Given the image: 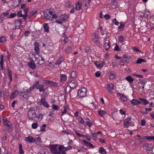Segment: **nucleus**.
Instances as JSON below:
<instances>
[{
	"label": "nucleus",
	"mask_w": 154,
	"mask_h": 154,
	"mask_svg": "<svg viewBox=\"0 0 154 154\" xmlns=\"http://www.w3.org/2000/svg\"><path fill=\"white\" fill-rule=\"evenodd\" d=\"M40 103L42 104L45 107H48L49 106V105L48 104L47 102L45 101V99L44 97L41 99Z\"/></svg>",
	"instance_id": "obj_14"
},
{
	"label": "nucleus",
	"mask_w": 154,
	"mask_h": 154,
	"mask_svg": "<svg viewBox=\"0 0 154 154\" xmlns=\"http://www.w3.org/2000/svg\"><path fill=\"white\" fill-rule=\"evenodd\" d=\"M146 62V60L143 59H141L140 58H139L138 59L136 63L137 64L140 63L142 62Z\"/></svg>",
	"instance_id": "obj_37"
},
{
	"label": "nucleus",
	"mask_w": 154,
	"mask_h": 154,
	"mask_svg": "<svg viewBox=\"0 0 154 154\" xmlns=\"http://www.w3.org/2000/svg\"><path fill=\"white\" fill-rule=\"evenodd\" d=\"M85 123L86 125L89 126V127H91L92 125V122L91 120L86 121Z\"/></svg>",
	"instance_id": "obj_45"
},
{
	"label": "nucleus",
	"mask_w": 154,
	"mask_h": 154,
	"mask_svg": "<svg viewBox=\"0 0 154 154\" xmlns=\"http://www.w3.org/2000/svg\"><path fill=\"white\" fill-rule=\"evenodd\" d=\"M110 16L109 14H105L104 15V18L106 20H107L109 19Z\"/></svg>",
	"instance_id": "obj_62"
},
{
	"label": "nucleus",
	"mask_w": 154,
	"mask_h": 154,
	"mask_svg": "<svg viewBox=\"0 0 154 154\" xmlns=\"http://www.w3.org/2000/svg\"><path fill=\"white\" fill-rule=\"evenodd\" d=\"M64 60V58L62 57H60L57 60L55 64H60Z\"/></svg>",
	"instance_id": "obj_30"
},
{
	"label": "nucleus",
	"mask_w": 154,
	"mask_h": 154,
	"mask_svg": "<svg viewBox=\"0 0 154 154\" xmlns=\"http://www.w3.org/2000/svg\"><path fill=\"white\" fill-rule=\"evenodd\" d=\"M92 38L94 43L99 47L101 46L99 40L98 34L97 33H94L92 35Z\"/></svg>",
	"instance_id": "obj_6"
},
{
	"label": "nucleus",
	"mask_w": 154,
	"mask_h": 154,
	"mask_svg": "<svg viewBox=\"0 0 154 154\" xmlns=\"http://www.w3.org/2000/svg\"><path fill=\"white\" fill-rule=\"evenodd\" d=\"M3 122L5 128L9 131H11L12 130V124L9 120L7 119L6 117L3 118Z\"/></svg>",
	"instance_id": "obj_2"
},
{
	"label": "nucleus",
	"mask_w": 154,
	"mask_h": 154,
	"mask_svg": "<svg viewBox=\"0 0 154 154\" xmlns=\"http://www.w3.org/2000/svg\"><path fill=\"white\" fill-rule=\"evenodd\" d=\"M131 119L128 118L125 119L124 121V127L126 128H128L130 126L131 123Z\"/></svg>",
	"instance_id": "obj_7"
},
{
	"label": "nucleus",
	"mask_w": 154,
	"mask_h": 154,
	"mask_svg": "<svg viewBox=\"0 0 154 154\" xmlns=\"http://www.w3.org/2000/svg\"><path fill=\"white\" fill-rule=\"evenodd\" d=\"M75 134H76V135H77L78 137H82V136H83V137H86V136L82 135L78 133L77 131H75Z\"/></svg>",
	"instance_id": "obj_60"
},
{
	"label": "nucleus",
	"mask_w": 154,
	"mask_h": 154,
	"mask_svg": "<svg viewBox=\"0 0 154 154\" xmlns=\"http://www.w3.org/2000/svg\"><path fill=\"white\" fill-rule=\"evenodd\" d=\"M106 86V89L108 90L110 94H112V92L111 90L113 89L114 87V85L110 83L107 84Z\"/></svg>",
	"instance_id": "obj_10"
},
{
	"label": "nucleus",
	"mask_w": 154,
	"mask_h": 154,
	"mask_svg": "<svg viewBox=\"0 0 154 154\" xmlns=\"http://www.w3.org/2000/svg\"><path fill=\"white\" fill-rule=\"evenodd\" d=\"M19 92L15 90L12 92L10 97L11 99H13L16 97L19 93Z\"/></svg>",
	"instance_id": "obj_16"
},
{
	"label": "nucleus",
	"mask_w": 154,
	"mask_h": 154,
	"mask_svg": "<svg viewBox=\"0 0 154 154\" xmlns=\"http://www.w3.org/2000/svg\"><path fill=\"white\" fill-rule=\"evenodd\" d=\"M28 65V66L32 69H35L36 67V66L35 63L33 62H31L29 63Z\"/></svg>",
	"instance_id": "obj_27"
},
{
	"label": "nucleus",
	"mask_w": 154,
	"mask_h": 154,
	"mask_svg": "<svg viewBox=\"0 0 154 154\" xmlns=\"http://www.w3.org/2000/svg\"><path fill=\"white\" fill-rule=\"evenodd\" d=\"M125 80H127L129 83H132L134 79L132 78L131 76L128 75L125 78Z\"/></svg>",
	"instance_id": "obj_28"
},
{
	"label": "nucleus",
	"mask_w": 154,
	"mask_h": 154,
	"mask_svg": "<svg viewBox=\"0 0 154 154\" xmlns=\"http://www.w3.org/2000/svg\"><path fill=\"white\" fill-rule=\"evenodd\" d=\"M131 103L134 105H138L141 104L140 101L136 99H133L130 101Z\"/></svg>",
	"instance_id": "obj_17"
},
{
	"label": "nucleus",
	"mask_w": 154,
	"mask_h": 154,
	"mask_svg": "<svg viewBox=\"0 0 154 154\" xmlns=\"http://www.w3.org/2000/svg\"><path fill=\"white\" fill-rule=\"evenodd\" d=\"M152 110V109L151 108H149V109H148L147 108H145V110L146 111V112H142L143 114H146L147 113V111L148 110H149V111H150Z\"/></svg>",
	"instance_id": "obj_63"
},
{
	"label": "nucleus",
	"mask_w": 154,
	"mask_h": 154,
	"mask_svg": "<svg viewBox=\"0 0 154 154\" xmlns=\"http://www.w3.org/2000/svg\"><path fill=\"white\" fill-rule=\"evenodd\" d=\"M39 81H38L34 85H33V86L35 88H36L37 89L38 88L39 85H40L39 84Z\"/></svg>",
	"instance_id": "obj_40"
},
{
	"label": "nucleus",
	"mask_w": 154,
	"mask_h": 154,
	"mask_svg": "<svg viewBox=\"0 0 154 154\" xmlns=\"http://www.w3.org/2000/svg\"><path fill=\"white\" fill-rule=\"evenodd\" d=\"M99 152L101 154H106V151L103 147H100L99 149Z\"/></svg>",
	"instance_id": "obj_32"
},
{
	"label": "nucleus",
	"mask_w": 154,
	"mask_h": 154,
	"mask_svg": "<svg viewBox=\"0 0 154 154\" xmlns=\"http://www.w3.org/2000/svg\"><path fill=\"white\" fill-rule=\"evenodd\" d=\"M82 8V4L80 2H78L75 5V10L80 11Z\"/></svg>",
	"instance_id": "obj_24"
},
{
	"label": "nucleus",
	"mask_w": 154,
	"mask_h": 154,
	"mask_svg": "<svg viewBox=\"0 0 154 154\" xmlns=\"http://www.w3.org/2000/svg\"><path fill=\"white\" fill-rule=\"evenodd\" d=\"M3 58L4 56L3 55H2L1 56H0V65L1 66V69L2 70L4 69Z\"/></svg>",
	"instance_id": "obj_20"
},
{
	"label": "nucleus",
	"mask_w": 154,
	"mask_h": 154,
	"mask_svg": "<svg viewBox=\"0 0 154 154\" xmlns=\"http://www.w3.org/2000/svg\"><path fill=\"white\" fill-rule=\"evenodd\" d=\"M52 107L53 109L55 110H57L59 109L58 106L57 105L53 104L52 105Z\"/></svg>",
	"instance_id": "obj_56"
},
{
	"label": "nucleus",
	"mask_w": 154,
	"mask_h": 154,
	"mask_svg": "<svg viewBox=\"0 0 154 154\" xmlns=\"http://www.w3.org/2000/svg\"><path fill=\"white\" fill-rule=\"evenodd\" d=\"M50 84L52 86L54 87H57L58 85V84L57 82H54L52 81H51V82Z\"/></svg>",
	"instance_id": "obj_53"
},
{
	"label": "nucleus",
	"mask_w": 154,
	"mask_h": 154,
	"mask_svg": "<svg viewBox=\"0 0 154 154\" xmlns=\"http://www.w3.org/2000/svg\"><path fill=\"white\" fill-rule=\"evenodd\" d=\"M38 125L37 123L35 122L32 123L31 126L32 128L35 129L37 128Z\"/></svg>",
	"instance_id": "obj_43"
},
{
	"label": "nucleus",
	"mask_w": 154,
	"mask_h": 154,
	"mask_svg": "<svg viewBox=\"0 0 154 154\" xmlns=\"http://www.w3.org/2000/svg\"><path fill=\"white\" fill-rule=\"evenodd\" d=\"M72 147L70 146H69L67 147H65L63 146L60 145L58 148L59 150H63L68 151L72 149Z\"/></svg>",
	"instance_id": "obj_9"
},
{
	"label": "nucleus",
	"mask_w": 154,
	"mask_h": 154,
	"mask_svg": "<svg viewBox=\"0 0 154 154\" xmlns=\"http://www.w3.org/2000/svg\"><path fill=\"white\" fill-rule=\"evenodd\" d=\"M68 19V15L66 14L62 15L60 17V19L63 21L67 20Z\"/></svg>",
	"instance_id": "obj_18"
},
{
	"label": "nucleus",
	"mask_w": 154,
	"mask_h": 154,
	"mask_svg": "<svg viewBox=\"0 0 154 154\" xmlns=\"http://www.w3.org/2000/svg\"><path fill=\"white\" fill-rule=\"evenodd\" d=\"M150 144H148L145 146V149L148 151H150L152 149V148L150 147Z\"/></svg>",
	"instance_id": "obj_48"
},
{
	"label": "nucleus",
	"mask_w": 154,
	"mask_h": 154,
	"mask_svg": "<svg viewBox=\"0 0 154 154\" xmlns=\"http://www.w3.org/2000/svg\"><path fill=\"white\" fill-rule=\"evenodd\" d=\"M41 139L39 137H37L36 138L34 139V142H39V143L41 141Z\"/></svg>",
	"instance_id": "obj_55"
},
{
	"label": "nucleus",
	"mask_w": 154,
	"mask_h": 154,
	"mask_svg": "<svg viewBox=\"0 0 154 154\" xmlns=\"http://www.w3.org/2000/svg\"><path fill=\"white\" fill-rule=\"evenodd\" d=\"M112 22L116 26H118L119 25V23L116 18L113 19L112 20Z\"/></svg>",
	"instance_id": "obj_47"
},
{
	"label": "nucleus",
	"mask_w": 154,
	"mask_h": 154,
	"mask_svg": "<svg viewBox=\"0 0 154 154\" xmlns=\"http://www.w3.org/2000/svg\"><path fill=\"white\" fill-rule=\"evenodd\" d=\"M51 152L54 154H61V152L59 151V149H57V147L55 145L53 146L51 148Z\"/></svg>",
	"instance_id": "obj_8"
},
{
	"label": "nucleus",
	"mask_w": 154,
	"mask_h": 154,
	"mask_svg": "<svg viewBox=\"0 0 154 154\" xmlns=\"http://www.w3.org/2000/svg\"><path fill=\"white\" fill-rule=\"evenodd\" d=\"M77 76L76 72L75 71H73L71 72V78H74Z\"/></svg>",
	"instance_id": "obj_44"
},
{
	"label": "nucleus",
	"mask_w": 154,
	"mask_h": 154,
	"mask_svg": "<svg viewBox=\"0 0 154 154\" xmlns=\"http://www.w3.org/2000/svg\"><path fill=\"white\" fill-rule=\"evenodd\" d=\"M110 46V44L109 41H105L104 45V48L106 50H108Z\"/></svg>",
	"instance_id": "obj_19"
},
{
	"label": "nucleus",
	"mask_w": 154,
	"mask_h": 154,
	"mask_svg": "<svg viewBox=\"0 0 154 154\" xmlns=\"http://www.w3.org/2000/svg\"><path fill=\"white\" fill-rule=\"evenodd\" d=\"M72 48L70 47H67L65 50V52L66 53H68L71 51H72Z\"/></svg>",
	"instance_id": "obj_39"
},
{
	"label": "nucleus",
	"mask_w": 154,
	"mask_h": 154,
	"mask_svg": "<svg viewBox=\"0 0 154 154\" xmlns=\"http://www.w3.org/2000/svg\"><path fill=\"white\" fill-rule=\"evenodd\" d=\"M57 16L56 14H52L51 16V20H52L53 19H56L57 17Z\"/></svg>",
	"instance_id": "obj_64"
},
{
	"label": "nucleus",
	"mask_w": 154,
	"mask_h": 154,
	"mask_svg": "<svg viewBox=\"0 0 154 154\" xmlns=\"http://www.w3.org/2000/svg\"><path fill=\"white\" fill-rule=\"evenodd\" d=\"M68 109V107L67 106L64 105L63 109L62 110V115L67 112V110Z\"/></svg>",
	"instance_id": "obj_29"
},
{
	"label": "nucleus",
	"mask_w": 154,
	"mask_h": 154,
	"mask_svg": "<svg viewBox=\"0 0 154 154\" xmlns=\"http://www.w3.org/2000/svg\"><path fill=\"white\" fill-rule=\"evenodd\" d=\"M22 23V21L21 20H16L15 21V24L16 25H17V26H16L17 29L19 28L20 26Z\"/></svg>",
	"instance_id": "obj_26"
},
{
	"label": "nucleus",
	"mask_w": 154,
	"mask_h": 154,
	"mask_svg": "<svg viewBox=\"0 0 154 154\" xmlns=\"http://www.w3.org/2000/svg\"><path fill=\"white\" fill-rule=\"evenodd\" d=\"M119 96H120L121 100L124 101H126L127 100V97L123 94H120Z\"/></svg>",
	"instance_id": "obj_34"
},
{
	"label": "nucleus",
	"mask_w": 154,
	"mask_h": 154,
	"mask_svg": "<svg viewBox=\"0 0 154 154\" xmlns=\"http://www.w3.org/2000/svg\"><path fill=\"white\" fill-rule=\"evenodd\" d=\"M37 12V11L36 10H32L29 14L28 15V17L30 18L36 14Z\"/></svg>",
	"instance_id": "obj_31"
},
{
	"label": "nucleus",
	"mask_w": 154,
	"mask_h": 154,
	"mask_svg": "<svg viewBox=\"0 0 154 154\" xmlns=\"http://www.w3.org/2000/svg\"><path fill=\"white\" fill-rule=\"evenodd\" d=\"M35 46L34 50L35 53L38 54L39 51V44L38 42H36L34 43Z\"/></svg>",
	"instance_id": "obj_11"
},
{
	"label": "nucleus",
	"mask_w": 154,
	"mask_h": 154,
	"mask_svg": "<svg viewBox=\"0 0 154 154\" xmlns=\"http://www.w3.org/2000/svg\"><path fill=\"white\" fill-rule=\"evenodd\" d=\"M17 14L18 17H23V18L24 19V17H25L24 14L23 15L22 14V12L21 11H18Z\"/></svg>",
	"instance_id": "obj_50"
},
{
	"label": "nucleus",
	"mask_w": 154,
	"mask_h": 154,
	"mask_svg": "<svg viewBox=\"0 0 154 154\" xmlns=\"http://www.w3.org/2000/svg\"><path fill=\"white\" fill-rule=\"evenodd\" d=\"M6 41V38L4 36L0 37V42L1 43H4Z\"/></svg>",
	"instance_id": "obj_49"
},
{
	"label": "nucleus",
	"mask_w": 154,
	"mask_h": 154,
	"mask_svg": "<svg viewBox=\"0 0 154 154\" xmlns=\"http://www.w3.org/2000/svg\"><path fill=\"white\" fill-rule=\"evenodd\" d=\"M85 24L83 23H80L79 25V32L80 33H82L83 31L85 29Z\"/></svg>",
	"instance_id": "obj_12"
},
{
	"label": "nucleus",
	"mask_w": 154,
	"mask_h": 154,
	"mask_svg": "<svg viewBox=\"0 0 154 154\" xmlns=\"http://www.w3.org/2000/svg\"><path fill=\"white\" fill-rule=\"evenodd\" d=\"M23 11L25 13V17H24V19L25 20H26V18L28 16V15L27 14L28 12L29 11V8H25L23 9Z\"/></svg>",
	"instance_id": "obj_35"
},
{
	"label": "nucleus",
	"mask_w": 154,
	"mask_h": 154,
	"mask_svg": "<svg viewBox=\"0 0 154 154\" xmlns=\"http://www.w3.org/2000/svg\"><path fill=\"white\" fill-rule=\"evenodd\" d=\"M17 15V14L15 13H11L10 14L9 16L7 17L8 18H14L16 17Z\"/></svg>",
	"instance_id": "obj_42"
},
{
	"label": "nucleus",
	"mask_w": 154,
	"mask_h": 154,
	"mask_svg": "<svg viewBox=\"0 0 154 154\" xmlns=\"http://www.w3.org/2000/svg\"><path fill=\"white\" fill-rule=\"evenodd\" d=\"M105 64V61H103L101 63L98 64V65L97 67L98 68H101L102 67L104 64Z\"/></svg>",
	"instance_id": "obj_52"
},
{
	"label": "nucleus",
	"mask_w": 154,
	"mask_h": 154,
	"mask_svg": "<svg viewBox=\"0 0 154 154\" xmlns=\"http://www.w3.org/2000/svg\"><path fill=\"white\" fill-rule=\"evenodd\" d=\"M119 39L118 41L120 43H122L124 42V37L122 36H118Z\"/></svg>",
	"instance_id": "obj_46"
},
{
	"label": "nucleus",
	"mask_w": 154,
	"mask_h": 154,
	"mask_svg": "<svg viewBox=\"0 0 154 154\" xmlns=\"http://www.w3.org/2000/svg\"><path fill=\"white\" fill-rule=\"evenodd\" d=\"M26 141L30 143L34 142V138L32 136H29L26 138Z\"/></svg>",
	"instance_id": "obj_23"
},
{
	"label": "nucleus",
	"mask_w": 154,
	"mask_h": 154,
	"mask_svg": "<svg viewBox=\"0 0 154 154\" xmlns=\"http://www.w3.org/2000/svg\"><path fill=\"white\" fill-rule=\"evenodd\" d=\"M84 50L86 52H88L90 50V48L89 46H86L85 47Z\"/></svg>",
	"instance_id": "obj_61"
},
{
	"label": "nucleus",
	"mask_w": 154,
	"mask_h": 154,
	"mask_svg": "<svg viewBox=\"0 0 154 154\" xmlns=\"http://www.w3.org/2000/svg\"><path fill=\"white\" fill-rule=\"evenodd\" d=\"M35 60L37 62V63L39 65H42L45 62V60L41 56L38 55L36 57L35 55H34Z\"/></svg>",
	"instance_id": "obj_5"
},
{
	"label": "nucleus",
	"mask_w": 154,
	"mask_h": 154,
	"mask_svg": "<svg viewBox=\"0 0 154 154\" xmlns=\"http://www.w3.org/2000/svg\"><path fill=\"white\" fill-rule=\"evenodd\" d=\"M37 112L33 108H30L28 112V116L30 120H34L36 118Z\"/></svg>",
	"instance_id": "obj_1"
},
{
	"label": "nucleus",
	"mask_w": 154,
	"mask_h": 154,
	"mask_svg": "<svg viewBox=\"0 0 154 154\" xmlns=\"http://www.w3.org/2000/svg\"><path fill=\"white\" fill-rule=\"evenodd\" d=\"M8 74L9 78L10 80V81L11 82L12 79L11 72V71H9L8 72Z\"/></svg>",
	"instance_id": "obj_57"
},
{
	"label": "nucleus",
	"mask_w": 154,
	"mask_h": 154,
	"mask_svg": "<svg viewBox=\"0 0 154 154\" xmlns=\"http://www.w3.org/2000/svg\"><path fill=\"white\" fill-rule=\"evenodd\" d=\"M76 85V83L74 80H72L69 83V86L71 88H73Z\"/></svg>",
	"instance_id": "obj_22"
},
{
	"label": "nucleus",
	"mask_w": 154,
	"mask_h": 154,
	"mask_svg": "<svg viewBox=\"0 0 154 154\" xmlns=\"http://www.w3.org/2000/svg\"><path fill=\"white\" fill-rule=\"evenodd\" d=\"M53 14L52 11L50 10H46L44 11V16L45 19L51 20V16Z\"/></svg>",
	"instance_id": "obj_3"
},
{
	"label": "nucleus",
	"mask_w": 154,
	"mask_h": 154,
	"mask_svg": "<svg viewBox=\"0 0 154 154\" xmlns=\"http://www.w3.org/2000/svg\"><path fill=\"white\" fill-rule=\"evenodd\" d=\"M31 92L28 89H27L24 92V94L22 95L24 98H26L28 96H29L31 94Z\"/></svg>",
	"instance_id": "obj_15"
},
{
	"label": "nucleus",
	"mask_w": 154,
	"mask_h": 154,
	"mask_svg": "<svg viewBox=\"0 0 154 154\" xmlns=\"http://www.w3.org/2000/svg\"><path fill=\"white\" fill-rule=\"evenodd\" d=\"M60 82H64L66 80L67 77L66 75L63 74L60 72Z\"/></svg>",
	"instance_id": "obj_13"
},
{
	"label": "nucleus",
	"mask_w": 154,
	"mask_h": 154,
	"mask_svg": "<svg viewBox=\"0 0 154 154\" xmlns=\"http://www.w3.org/2000/svg\"><path fill=\"white\" fill-rule=\"evenodd\" d=\"M43 27L44 28L45 31L48 33L49 32V27L48 26V24L45 23L44 24Z\"/></svg>",
	"instance_id": "obj_25"
},
{
	"label": "nucleus",
	"mask_w": 154,
	"mask_h": 154,
	"mask_svg": "<svg viewBox=\"0 0 154 154\" xmlns=\"http://www.w3.org/2000/svg\"><path fill=\"white\" fill-rule=\"evenodd\" d=\"M103 108L101 107L100 110L98 112V114L102 117H103L106 114V111L103 110Z\"/></svg>",
	"instance_id": "obj_21"
},
{
	"label": "nucleus",
	"mask_w": 154,
	"mask_h": 154,
	"mask_svg": "<svg viewBox=\"0 0 154 154\" xmlns=\"http://www.w3.org/2000/svg\"><path fill=\"white\" fill-rule=\"evenodd\" d=\"M145 138L147 140H154V136H146Z\"/></svg>",
	"instance_id": "obj_54"
},
{
	"label": "nucleus",
	"mask_w": 154,
	"mask_h": 154,
	"mask_svg": "<svg viewBox=\"0 0 154 154\" xmlns=\"http://www.w3.org/2000/svg\"><path fill=\"white\" fill-rule=\"evenodd\" d=\"M46 125L45 124H43L40 127V131L45 132V127Z\"/></svg>",
	"instance_id": "obj_41"
},
{
	"label": "nucleus",
	"mask_w": 154,
	"mask_h": 154,
	"mask_svg": "<svg viewBox=\"0 0 154 154\" xmlns=\"http://www.w3.org/2000/svg\"><path fill=\"white\" fill-rule=\"evenodd\" d=\"M101 72L100 71H97L95 73V75L97 77H99L100 76Z\"/></svg>",
	"instance_id": "obj_59"
},
{
	"label": "nucleus",
	"mask_w": 154,
	"mask_h": 154,
	"mask_svg": "<svg viewBox=\"0 0 154 154\" xmlns=\"http://www.w3.org/2000/svg\"><path fill=\"white\" fill-rule=\"evenodd\" d=\"M36 116V118H38L41 120H42L43 119L42 115V114H39V113L38 112H37Z\"/></svg>",
	"instance_id": "obj_51"
},
{
	"label": "nucleus",
	"mask_w": 154,
	"mask_h": 154,
	"mask_svg": "<svg viewBox=\"0 0 154 154\" xmlns=\"http://www.w3.org/2000/svg\"><path fill=\"white\" fill-rule=\"evenodd\" d=\"M44 86L43 85H40L38 89L39 90L40 92H44L45 91V89L44 88Z\"/></svg>",
	"instance_id": "obj_36"
},
{
	"label": "nucleus",
	"mask_w": 154,
	"mask_h": 154,
	"mask_svg": "<svg viewBox=\"0 0 154 154\" xmlns=\"http://www.w3.org/2000/svg\"><path fill=\"white\" fill-rule=\"evenodd\" d=\"M139 100L142 101V102L144 103V105H146L149 103L148 101L146 99L142 98H139Z\"/></svg>",
	"instance_id": "obj_38"
},
{
	"label": "nucleus",
	"mask_w": 154,
	"mask_h": 154,
	"mask_svg": "<svg viewBox=\"0 0 154 154\" xmlns=\"http://www.w3.org/2000/svg\"><path fill=\"white\" fill-rule=\"evenodd\" d=\"M116 75L115 73L110 72L109 73V78L110 79H113L115 78Z\"/></svg>",
	"instance_id": "obj_33"
},
{
	"label": "nucleus",
	"mask_w": 154,
	"mask_h": 154,
	"mask_svg": "<svg viewBox=\"0 0 154 154\" xmlns=\"http://www.w3.org/2000/svg\"><path fill=\"white\" fill-rule=\"evenodd\" d=\"M80 121L79 123L82 124L84 125L85 123L84 120L83 119L82 117H80L79 118Z\"/></svg>",
	"instance_id": "obj_58"
},
{
	"label": "nucleus",
	"mask_w": 154,
	"mask_h": 154,
	"mask_svg": "<svg viewBox=\"0 0 154 154\" xmlns=\"http://www.w3.org/2000/svg\"><path fill=\"white\" fill-rule=\"evenodd\" d=\"M87 94V89L85 88H81L80 90H78L77 92L78 96L79 97H84Z\"/></svg>",
	"instance_id": "obj_4"
}]
</instances>
